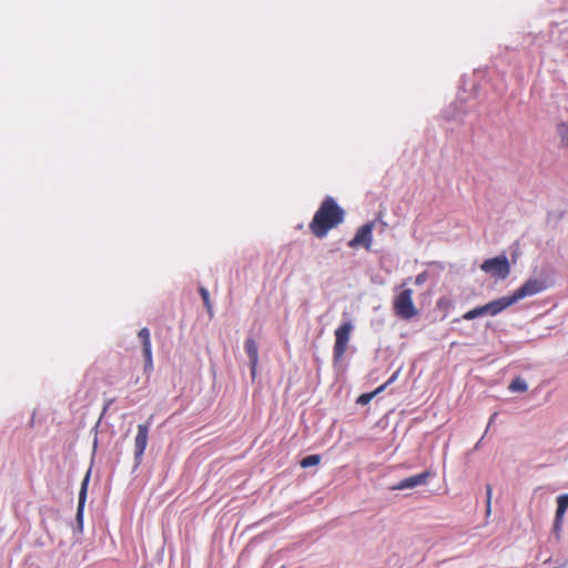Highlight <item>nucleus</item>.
<instances>
[{
    "instance_id": "nucleus-1",
    "label": "nucleus",
    "mask_w": 568,
    "mask_h": 568,
    "mask_svg": "<svg viewBox=\"0 0 568 568\" xmlns=\"http://www.w3.org/2000/svg\"><path fill=\"white\" fill-rule=\"evenodd\" d=\"M344 219L345 211L333 197L327 196L315 212L308 227L314 236L323 239L331 230L342 224Z\"/></svg>"
},
{
    "instance_id": "nucleus-2",
    "label": "nucleus",
    "mask_w": 568,
    "mask_h": 568,
    "mask_svg": "<svg viewBox=\"0 0 568 568\" xmlns=\"http://www.w3.org/2000/svg\"><path fill=\"white\" fill-rule=\"evenodd\" d=\"M404 286L405 284L402 285V291L395 294L393 298V312L398 318L409 321L418 315V310L414 304L413 290Z\"/></svg>"
},
{
    "instance_id": "nucleus-3",
    "label": "nucleus",
    "mask_w": 568,
    "mask_h": 568,
    "mask_svg": "<svg viewBox=\"0 0 568 568\" xmlns=\"http://www.w3.org/2000/svg\"><path fill=\"white\" fill-rule=\"evenodd\" d=\"M353 325L349 321L344 322L335 329V343L333 347L334 362H339L345 355L351 337Z\"/></svg>"
},
{
    "instance_id": "nucleus-4",
    "label": "nucleus",
    "mask_w": 568,
    "mask_h": 568,
    "mask_svg": "<svg viewBox=\"0 0 568 568\" xmlns=\"http://www.w3.org/2000/svg\"><path fill=\"white\" fill-rule=\"evenodd\" d=\"M480 268L493 277L500 280L506 278L510 273V265L505 255L485 260L480 265Z\"/></svg>"
},
{
    "instance_id": "nucleus-5",
    "label": "nucleus",
    "mask_w": 568,
    "mask_h": 568,
    "mask_svg": "<svg viewBox=\"0 0 568 568\" xmlns=\"http://www.w3.org/2000/svg\"><path fill=\"white\" fill-rule=\"evenodd\" d=\"M373 230L374 222L366 223L362 225L355 236L348 242V246L352 248L363 246L366 250H369L373 242Z\"/></svg>"
},
{
    "instance_id": "nucleus-6",
    "label": "nucleus",
    "mask_w": 568,
    "mask_h": 568,
    "mask_svg": "<svg viewBox=\"0 0 568 568\" xmlns=\"http://www.w3.org/2000/svg\"><path fill=\"white\" fill-rule=\"evenodd\" d=\"M546 288L544 281L538 278H529L527 280L518 290H516L513 294L516 297L517 302L527 297L536 295L542 292Z\"/></svg>"
},
{
    "instance_id": "nucleus-7",
    "label": "nucleus",
    "mask_w": 568,
    "mask_h": 568,
    "mask_svg": "<svg viewBox=\"0 0 568 568\" xmlns=\"http://www.w3.org/2000/svg\"><path fill=\"white\" fill-rule=\"evenodd\" d=\"M150 423L140 424L138 426V433L134 439V457L138 462L141 460L149 439Z\"/></svg>"
},
{
    "instance_id": "nucleus-8",
    "label": "nucleus",
    "mask_w": 568,
    "mask_h": 568,
    "mask_svg": "<svg viewBox=\"0 0 568 568\" xmlns=\"http://www.w3.org/2000/svg\"><path fill=\"white\" fill-rule=\"evenodd\" d=\"M568 509V494L559 495L557 497V509L554 519V534L559 538L564 525L565 514Z\"/></svg>"
},
{
    "instance_id": "nucleus-9",
    "label": "nucleus",
    "mask_w": 568,
    "mask_h": 568,
    "mask_svg": "<svg viewBox=\"0 0 568 568\" xmlns=\"http://www.w3.org/2000/svg\"><path fill=\"white\" fill-rule=\"evenodd\" d=\"M433 476V474L429 470H425L420 474L404 478L396 485L392 487L394 490H403L408 488H414L419 485H426L429 480V478Z\"/></svg>"
},
{
    "instance_id": "nucleus-10",
    "label": "nucleus",
    "mask_w": 568,
    "mask_h": 568,
    "mask_svg": "<svg viewBox=\"0 0 568 568\" xmlns=\"http://www.w3.org/2000/svg\"><path fill=\"white\" fill-rule=\"evenodd\" d=\"M138 336L142 343L143 356L145 361V371H151L153 368V358H152V346H151V336L148 327H143L139 331Z\"/></svg>"
},
{
    "instance_id": "nucleus-11",
    "label": "nucleus",
    "mask_w": 568,
    "mask_h": 568,
    "mask_svg": "<svg viewBox=\"0 0 568 568\" xmlns=\"http://www.w3.org/2000/svg\"><path fill=\"white\" fill-rule=\"evenodd\" d=\"M515 303H517V300L514 296V294L494 300L486 304L487 310H488V315L496 316Z\"/></svg>"
},
{
    "instance_id": "nucleus-12",
    "label": "nucleus",
    "mask_w": 568,
    "mask_h": 568,
    "mask_svg": "<svg viewBox=\"0 0 568 568\" xmlns=\"http://www.w3.org/2000/svg\"><path fill=\"white\" fill-rule=\"evenodd\" d=\"M245 352L250 359L251 374L254 377L258 364V347L253 338H247L244 344Z\"/></svg>"
},
{
    "instance_id": "nucleus-13",
    "label": "nucleus",
    "mask_w": 568,
    "mask_h": 568,
    "mask_svg": "<svg viewBox=\"0 0 568 568\" xmlns=\"http://www.w3.org/2000/svg\"><path fill=\"white\" fill-rule=\"evenodd\" d=\"M396 376H397V373L393 374V376L386 383H384L382 386L376 388L374 392L362 394L358 397L357 403L362 404V405L368 404L376 394L383 392L389 384H392L395 381Z\"/></svg>"
},
{
    "instance_id": "nucleus-14",
    "label": "nucleus",
    "mask_w": 568,
    "mask_h": 568,
    "mask_svg": "<svg viewBox=\"0 0 568 568\" xmlns=\"http://www.w3.org/2000/svg\"><path fill=\"white\" fill-rule=\"evenodd\" d=\"M89 480H90V471L87 473V475L84 476V478L81 483V488H80V493H79V501H78V514H77L78 517L82 516V513H83L84 504L87 500V491H88Z\"/></svg>"
},
{
    "instance_id": "nucleus-15",
    "label": "nucleus",
    "mask_w": 568,
    "mask_h": 568,
    "mask_svg": "<svg viewBox=\"0 0 568 568\" xmlns=\"http://www.w3.org/2000/svg\"><path fill=\"white\" fill-rule=\"evenodd\" d=\"M484 315H488V310H487V305H481V306H477L468 312H466L464 315H463V318L466 320V321H471V320H475L479 316H484Z\"/></svg>"
},
{
    "instance_id": "nucleus-16",
    "label": "nucleus",
    "mask_w": 568,
    "mask_h": 568,
    "mask_svg": "<svg viewBox=\"0 0 568 568\" xmlns=\"http://www.w3.org/2000/svg\"><path fill=\"white\" fill-rule=\"evenodd\" d=\"M557 133L560 144L568 148V122H561L557 125Z\"/></svg>"
},
{
    "instance_id": "nucleus-17",
    "label": "nucleus",
    "mask_w": 568,
    "mask_h": 568,
    "mask_svg": "<svg viewBox=\"0 0 568 568\" xmlns=\"http://www.w3.org/2000/svg\"><path fill=\"white\" fill-rule=\"evenodd\" d=\"M320 463H321V456L317 455V454H314V455H308V456L304 457L301 460V466L303 468H308V467H312V466H316Z\"/></svg>"
},
{
    "instance_id": "nucleus-18",
    "label": "nucleus",
    "mask_w": 568,
    "mask_h": 568,
    "mask_svg": "<svg viewBox=\"0 0 568 568\" xmlns=\"http://www.w3.org/2000/svg\"><path fill=\"white\" fill-rule=\"evenodd\" d=\"M508 388L511 392H526L528 386H527V383L523 378L517 377L511 381Z\"/></svg>"
},
{
    "instance_id": "nucleus-19",
    "label": "nucleus",
    "mask_w": 568,
    "mask_h": 568,
    "mask_svg": "<svg viewBox=\"0 0 568 568\" xmlns=\"http://www.w3.org/2000/svg\"><path fill=\"white\" fill-rule=\"evenodd\" d=\"M199 292H200V295L203 300V303H204L209 314L212 316L213 311H212V304H211L209 291L204 287H200Z\"/></svg>"
},
{
    "instance_id": "nucleus-20",
    "label": "nucleus",
    "mask_w": 568,
    "mask_h": 568,
    "mask_svg": "<svg viewBox=\"0 0 568 568\" xmlns=\"http://www.w3.org/2000/svg\"><path fill=\"white\" fill-rule=\"evenodd\" d=\"M491 495H493V487L491 485H486V506H487V514L490 513L491 508Z\"/></svg>"
},
{
    "instance_id": "nucleus-21",
    "label": "nucleus",
    "mask_w": 568,
    "mask_h": 568,
    "mask_svg": "<svg viewBox=\"0 0 568 568\" xmlns=\"http://www.w3.org/2000/svg\"><path fill=\"white\" fill-rule=\"evenodd\" d=\"M426 278H427L426 273H420V274H418V275L416 276V278H415V284H416V285H422V284H424V283H425Z\"/></svg>"
},
{
    "instance_id": "nucleus-22",
    "label": "nucleus",
    "mask_w": 568,
    "mask_h": 568,
    "mask_svg": "<svg viewBox=\"0 0 568 568\" xmlns=\"http://www.w3.org/2000/svg\"><path fill=\"white\" fill-rule=\"evenodd\" d=\"M281 568H285V566H282Z\"/></svg>"
}]
</instances>
